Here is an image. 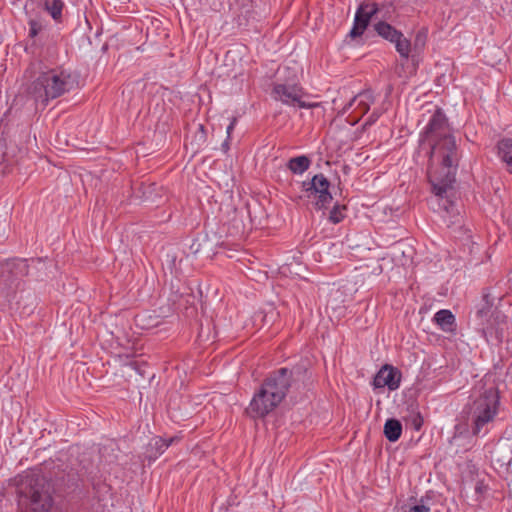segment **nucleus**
<instances>
[{"label": "nucleus", "instance_id": "f3484780", "mask_svg": "<svg viewBox=\"0 0 512 512\" xmlns=\"http://www.w3.org/2000/svg\"><path fill=\"white\" fill-rule=\"evenodd\" d=\"M311 165V160L306 155H301L297 157H293L289 159L287 163V168L293 174H303L305 171L309 169Z\"/></svg>", "mask_w": 512, "mask_h": 512}, {"label": "nucleus", "instance_id": "72a5a7b5", "mask_svg": "<svg viewBox=\"0 0 512 512\" xmlns=\"http://www.w3.org/2000/svg\"><path fill=\"white\" fill-rule=\"evenodd\" d=\"M455 429H456V431H458L459 433H462V431H461V426H460V425H457V426L455 427Z\"/></svg>", "mask_w": 512, "mask_h": 512}, {"label": "nucleus", "instance_id": "2eb2a0df", "mask_svg": "<svg viewBox=\"0 0 512 512\" xmlns=\"http://www.w3.org/2000/svg\"><path fill=\"white\" fill-rule=\"evenodd\" d=\"M373 27L380 37L391 43L393 41H396V38L399 39V36H402L401 31L397 30L395 27H393L384 20L378 21L377 23L374 24Z\"/></svg>", "mask_w": 512, "mask_h": 512}, {"label": "nucleus", "instance_id": "1a4fd4ad", "mask_svg": "<svg viewBox=\"0 0 512 512\" xmlns=\"http://www.w3.org/2000/svg\"><path fill=\"white\" fill-rule=\"evenodd\" d=\"M401 378L402 374L398 368L385 364L375 375L373 385L375 388L387 387L393 391L399 388Z\"/></svg>", "mask_w": 512, "mask_h": 512}, {"label": "nucleus", "instance_id": "aec40b11", "mask_svg": "<svg viewBox=\"0 0 512 512\" xmlns=\"http://www.w3.org/2000/svg\"><path fill=\"white\" fill-rule=\"evenodd\" d=\"M347 206L336 203L329 213V221L333 224L340 223L346 217Z\"/></svg>", "mask_w": 512, "mask_h": 512}, {"label": "nucleus", "instance_id": "f8f14e48", "mask_svg": "<svg viewBox=\"0 0 512 512\" xmlns=\"http://www.w3.org/2000/svg\"><path fill=\"white\" fill-rule=\"evenodd\" d=\"M380 12L377 3L364 1L358 6L354 19L367 29L372 18Z\"/></svg>", "mask_w": 512, "mask_h": 512}, {"label": "nucleus", "instance_id": "cd10ccee", "mask_svg": "<svg viewBox=\"0 0 512 512\" xmlns=\"http://www.w3.org/2000/svg\"><path fill=\"white\" fill-rule=\"evenodd\" d=\"M405 512H430V508L425 505H414L409 508L408 511Z\"/></svg>", "mask_w": 512, "mask_h": 512}, {"label": "nucleus", "instance_id": "ddd939ff", "mask_svg": "<svg viewBox=\"0 0 512 512\" xmlns=\"http://www.w3.org/2000/svg\"><path fill=\"white\" fill-rule=\"evenodd\" d=\"M497 154L506 171L512 174V138H504L497 143Z\"/></svg>", "mask_w": 512, "mask_h": 512}, {"label": "nucleus", "instance_id": "dca6fc26", "mask_svg": "<svg viewBox=\"0 0 512 512\" xmlns=\"http://www.w3.org/2000/svg\"><path fill=\"white\" fill-rule=\"evenodd\" d=\"M384 435L390 442H396L402 434V424L398 419L389 418L384 424Z\"/></svg>", "mask_w": 512, "mask_h": 512}, {"label": "nucleus", "instance_id": "c85d7f7f", "mask_svg": "<svg viewBox=\"0 0 512 512\" xmlns=\"http://www.w3.org/2000/svg\"><path fill=\"white\" fill-rule=\"evenodd\" d=\"M109 449H110L111 451H114V449H113V448H110V447H108V446H104L103 448H101V449H100V455H101V458H102V459H104L106 462H108V463H112V462H114V460L116 459V457H114V458H110V459H107V458H106V453L108 452V450H109Z\"/></svg>", "mask_w": 512, "mask_h": 512}, {"label": "nucleus", "instance_id": "f257e3e1", "mask_svg": "<svg viewBox=\"0 0 512 512\" xmlns=\"http://www.w3.org/2000/svg\"><path fill=\"white\" fill-rule=\"evenodd\" d=\"M421 141L428 142L431 154L438 153L442 157L440 170L429 173L428 179L439 206L446 212H450L454 204L458 156L455 138L450 133L447 118L442 109L437 108L432 114L421 133Z\"/></svg>", "mask_w": 512, "mask_h": 512}, {"label": "nucleus", "instance_id": "39448f33", "mask_svg": "<svg viewBox=\"0 0 512 512\" xmlns=\"http://www.w3.org/2000/svg\"><path fill=\"white\" fill-rule=\"evenodd\" d=\"M500 408V395L496 386L485 387L462 410V417L475 437L486 435L494 423Z\"/></svg>", "mask_w": 512, "mask_h": 512}, {"label": "nucleus", "instance_id": "a211bd4d", "mask_svg": "<svg viewBox=\"0 0 512 512\" xmlns=\"http://www.w3.org/2000/svg\"><path fill=\"white\" fill-rule=\"evenodd\" d=\"M356 101H363L366 105V110H369L370 105L374 103L373 93L369 90L360 92L358 95L354 96L342 109L341 114H345L349 111V109L355 104Z\"/></svg>", "mask_w": 512, "mask_h": 512}, {"label": "nucleus", "instance_id": "2f4dec72", "mask_svg": "<svg viewBox=\"0 0 512 512\" xmlns=\"http://www.w3.org/2000/svg\"><path fill=\"white\" fill-rule=\"evenodd\" d=\"M179 440H180V438L177 436H173V437L166 439L167 448L170 447L171 445H173L174 443L178 442Z\"/></svg>", "mask_w": 512, "mask_h": 512}, {"label": "nucleus", "instance_id": "473e14b6", "mask_svg": "<svg viewBox=\"0 0 512 512\" xmlns=\"http://www.w3.org/2000/svg\"><path fill=\"white\" fill-rule=\"evenodd\" d=\"M228 138L225 140V142L222 144V147L224 150H227L229 148V145H228Z\"/></svg>", "mask_w": 512, "mask_h": 512}, {"label": "nucleus", "instance_id": "a878e982", "mask_svg": "<svg viewBox=\"0 0 512 512\" xmlns=\"http://www.w3.org/2000/svg\"><path fill=\"white\" fill-rule=\"evenodd\" d=\"M303 94H304V91L302 89L301 92L298 94V101H295V105L298 106L299 108L311 109V108L318 107L320 105L319 103H309V102L303 101L302 100Z\"/></svg>", "mask_w": 512, "mask_h": 512}, {"label": "nucleus", "instance_id": "9d476101", "mask_svg": "<svg viewBox=\"0 0 512 512\" xmlns=\"http://www.w3.org/2000/svg\"><path fill=\"white\" fill-rule=\"evenodd\" d=\"M303 88L297 83H278L272 85L271 97L284 105L295 106L298 94Z\"/></svg>", "mask_w": 512, "mask_h": 512}, {"label": "nucleus", "instance_id": "423d86ee", "mask_svg": "<svg viewBox=\"0 0 512 512\" xmlns=\"http://www.w3.org/2000/svg\"><path fill=\"white\" fill-rule=\"evenodd\" d=\"M489 293L484 292L481 307L476 311V318L481 326L482 336L487 342L501 343L504 337V329L506 325V316L497 311L490 315L493 302L489 300Z\"/></svg>", "mask_w": 512, "mask_h": 512}, {"label": "nucleus", "instance_id": "c756f323", "mask_svg": "<svg viewBox=\"0 0 512 512\" xmlns=\"http://www.w3.org/2000/svg\"><path fill=\"white\" fill-rule=\"evenodd\" d=\"M355 103L357 104L356 108L360 109L359 117H362L363 115H365L368 112V110H366L365 102L356 101Z\"/></svg>", "mask_w": 512, "mask_h": 512}, {"label": "nucleus", "instance_id": "7ed1b4c3", "mask_svg": "<svg viewBox=\"0 0 512 512\" xmlns=\"http://www.w3.org/2000/svg\"><path fill=\"white\" fill-rule=\"evenodd\" d=\"M52 490L50 481L39 473L21 476L17 485V512H63Z\"/></svg>", "mask_w": 512, "mask_h": 512}, {"label": "nucleus", "instance_id": "7c9ffc66", "mask_svg": "<svg viewBox=\"0 0 512 512\" xmlns=\"http://www.w3.org/2000/svg\"><path fill=\"white\" fill-rule=\"evenodd\" d=\"M236 121H237L236 118H233L232 121L230 122V124L227 127L228 139L230 138V134H231V132L233 131V129L235 127Z\"/></svg>", "mask_w": 512, "mask_h": 512}, {"label": "nucleus", "instance_id": "f03ea898", "mask_svg": "<svg viewBox=\"0 0 512 512\" xmlns=\"http://www.w3.org/2000/svg\"><path fill=\"white\" fill-rule=\"evenodd\" d=\"M299 373V369L290 370L286 367L269 373L250 401L247 415L253 419L264 418L274 411L285 399Z\"/></svg>", "mask_w": 512, "mask_h": 512}, {"label": "nucleus", "instance_id": "0eeeda50", "mask_svg": "<svg viewBox=\"0 0 512 512\" xmlns=\"http://www.w3.org/2000/svg\"><path fill=\"white\" fill-rule=\"evenodd\" d=\"M330 186V181L322 173L314 175L310 181H303L301 184L306 197L314 198L313 205L318 211L326 209L333 200L329 191Z\"/></svg>", "mask_w": 512, "mask_h": 512}, {"label": "nucleus", "instance_id": "bb28decb", "mask_svg": "<svg viewBox=\"0 0 512 512\" xmlns=\"http://www.w3.org/2000/svg\"><path fill=\"white\" fill-rule=\"evenodd\" d=\"M382 112L379 109H374L373 112L369 115L365 122V126L373 125L381 116Z\"/></svg>", "mask_w": 512, "mask_h": 512}, {"label": "nucleus", "instance_id": "4468645a", "mask_svg": "<svg viewBox=\"0 0 512 512\" xmlns=\"http://www.w3.org/2000/svg\"><path fill=\"white\" fill-rule=\"evenodd\" d=\"M434 321L444 332L453 333L456 330V319L453 313L447 309H441L434 315Z\"/></svg>", "mask_w": 512, "mask_h": 512}, {"label": "nucleus", "instance_id": "9b49d317", "mask_svg": "<svg viewBox=\"0 0 512 512\" xmlns=\"http://www.w3.org/2000/svg\"><path fill=\"white\" fill-rule=\"evenodd\" d=\"M392 43H394L395 49L399 53L400 57L406 61L410 60L413 66V71H416L419 62V58L416 53L418 49L417 46L419 45V43H421L422 45L424 44L421 34H417L414 47H411L410 40L404 37L403 34L402 36H399V39L396 38V41H393Z\"/></svg>", "mask_w": 512, "mask_h": 512}, {"label": "nucleus", "instance_id": "5701e85b", "mask_svg": "<svg viewBox=\"0 0 512 512\" xmlns=\"http://www.w3.org/2000/svg\"><path fill=\"white\" fill-rule=\"evenodd\" d=\"M410 426L413 427L416 431H419L423 426V417L420 412L412 411L409 418L407 419Z\"/></svg>", "mask_w": 512, "mask_h": 512}, {"label": "nucleus", "instance_id": "b1692460", "mask_svg": "<svg viewBox=\"0 0 512 512\" xmlns=\"http://www.w3.org/2000/svg\"><path fill=\"white\" fill-rule=\"evenodd\" d=\"M365 30L366 28L362 26L360 23L356 22V20L354 19L353 27L349 32V37H351L352 39L360 37L363 35Z\"/></svg>", "mask_w": 512, "mask_h": 512}, {"label": "nucleus", "instance_id": "6ab92c4d", "mask_svg": "<svg viewBox=\"0 0 512 512\" xmlns=\"http://www.w3.org/2000/svg\"><path fill=\"white\" fill-rule=\"evenodd\" d=\"M167 450L166 439L162 437L153 438L148 446L149 458L156 459Z\"/></svg>", "mask_w": 512, "mask_h": 512}, {"label": "nucleus", "instance_id": "4be33fe9", "mask_svg": "<svg viewBox=\"0 0 512 512\" xmlns=\"http://www.w3.org/2000/svg\"><path fill=\"white\" fill-rule=\"evenodd\" d=\"M15 268L19 269L21 274H25L26 269H27L26 261L21 260V261H17V262L16 261L8 262L1 267V270H2V273L13 272V270Z\"/></svg>", "mask_w": 512, "mask_h": 512}, {"label": "nucleus", "instance_id": "20e7f679", "mask_svg": "<svg viewBox=\"0 0 512 512\" xmlns=\"http://www.w3.org/2000/svg\"><path fill=\"white\" fill-rule=\"evenodd\" d=\"M78 87L76 75L62 67L41 71L27 88L29 96L46 107L48 103Z\"/></svg>", "mask_w": 512, "mask_h": 512}, {"label": "nucleus", "instance_id": "393cba45", "mask_svg": "<svg viewBox=\"0 0 512 512\" xmlns=\"http://www.w3.org/2000/svg\"><path fill=\"white\" fill-rule=\"evenodd\" d=\"M29 36L34 38L38 35V33L42 30V25L35 19H31L29 21Z\"/></svg>", "mask_w": 512, "mask_h": 512}, {"label": "nucleus", "instance_id": "412c9836", "mask_svg": "<svg viewBox=\"0 0 512 512\" xmlns=\"http://www.w3.org/2000/svg\"><path fill=\"white\" fill-rule=\"evenodd\" d=\"M63 7L64 2L62 0H52L51 2H45V8L54 20L61 18Z\"/></svg>", "mask_w": 512, "mask_h": 512}, {"label": "nucleus", "instance_id": "6e6552de", "mask_svg": "<svg viewBox=\"0 0 512 512\" xmlns=\"http://www.w3.org/2000/svg\"><path fill=\"white\" fill-rule=\"evenodd\" d=\"M52 485L53 494L66 496L74 492L79 485V475L74 471H62L57 473L54 479H48Z\"/></svg>", "mask_w": 512, "mask_h": 512}]
</instances>
